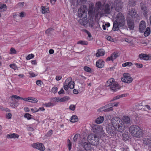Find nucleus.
<instances>
[{
  "label": "nucleus",
  "mask_w": 151,
  "mask_h": 151,
  "mask_svg": "<svg viewBox=\"0 0 151 151\" xmlns=\"http://www.w3.org/2000/svg\"><path fill=\"white\" fill-rule=\"evenodd\" d=\"M113 110V109L112 107H109L108 105H106L105 106H102L99 108L98 110V112H100L102 111H104L105 112H108L111 111H112Z\"/></svg>",
  "instance_id": "nucleus-17"
},
{
  "label": "nucleus",
  "mask_w": 151,
  "mask_h": 151,
  "mask_svg": "<svg viewBox=\"0 0 151 151\" xmlns=\"http://www.w3.org/2000/svg\"><path fill=\"white\" fill-rule=\"evenodd\" d=\"M128 95L127 93H124L117 95L114 97L111 100V101H113L119 99L121 98L127 96Z\"/></svg>",
  "instance_id": "nucleus-22"
},
{
  "label": "nucleus",
  "mask_w": 151,
  "mask_h": 151,
  "mask_svg": "<svg viewBox=\"0 0 151 151\" xmlns=\"http://www.w3.org/2000/svg\"><path fill=\"white\" fill-rule=\"evenodd\" d=\"M86 32L87 33L88 35L87 39L89 40H91L92 39L91 35V33L88 31L86 30Z\"/></svg>",
  "instance_id": "nucleus-44"
},
{
  "label": "nucleus",
  "mask_w": 151,
  "mask_h": 151,
  "mask_svg": "<svg viewBox=\"0 0 151 151\" xmlns=\"http://www.w3.org/2000/svg\"><path fill=\"white\" fill-rule=\"evenodd\" d=\"M68 142V150L70 151L71 148V144L70 141L69 139H68L67 140Z\"/></svg>",
  "instance_id": "nucleus-50"
},
{
  "label": "nucleus",
  "mask_w": 151,
  "mask_h": 151,
  "mask_svg": "<svg viewBox=\"0 0 151 151\" xmlns=\"http://www.w3.org/2000/svg\"><path fill=\"white\" fill-rule=\"evenodd\" d=\"M32 147L41 151L45 150V148L44 145L41 143L37 142L34 143L32 144Z\"/></svg>",
  "instance_id": "nucleus-15"
},
{
  "label": "nucleus",
  "mask_w": 151,
  "mask_h": 151,
  "mask_svg": "<svg viewBox=\"0 0 151 151\" xmlns=\"http://www.w3.org/2000/svg\"><path fill=\"white\" fill-rule=\"evenodd\" d=\"M74 86V82L72 80L71 78H68L65 81L64 84V88L65 90L67 91L69 88L73 89Z\"/></svg>",
  "instance_id": "nucleus-9"
},
{
  "label": "nucleus",
  "mask_w": 151,
  "mask_h": 151,
  "mask_svg": "<svg viewBox=\"0 0 151 151\" xmlns=\"http://www.w3.org/2000/svg\"><path fill=\"white\" fill-rule=\"evenodd\" d=\"M119 104V102H116L114 103H109L108 105L109 107H112L113 108V106H117Z\"/></svg>",
  "instance_id": "nucleus-34"
},
{
  "label": "nucleus",
  "mask_w": 151,
  "mask_h": 151,
  "mask_svg": "<svg viewBox=\"0 0 151 151\" xmlns=\"http://www.w3.org/2000/svg\"><path fill=\"white\" fill-rule=\"evenodd\" d=\"M139 57L140 59L145 60H149L151 58L150 55L142 53L139 54Z\"/></svg>",
  "instance_id": "nucleus-19"
},
{
  "label": "nucleus",
  "mask_w": 151,
  "mask_h": 151,
  "mask_svg": "<svg viewBox=\"0 0 151 151\" xmlns=\"http://www.w3.org/2000/svg\"><path fill=\"white\" fill-rule=\"evenodd\" d=\"M62 78V77L61 76H57L56 77V79L57 81H58L60 80Z\"/></svg>",
  "instance_id": "nucleus-64"
},
{
  "label": "nucleus",
  "mask_w": 151,
  "mask_h": 151,
  "mask_svg": "<svg viewBox=\"0 0 151 151\" xmlns=\"http://www.w3.org/2000/svg\"><path fill=\"white\" fill-rule=\"evenodd\" d=\"M120 118L115 117L111 121V124H108L106 127V131L108 135L112 137H114L116 134V131L122 132L123 131V127L118 124L119 122Z\"/></svg>",
  "instance_id": "nucleus-1"
},
{
  "label": "nucleus",
  "mask_w": 151,
  "mask_h": 151,
  "mask_svg": "<svg viewBox=\"0 0 151 151\" xmlns=\"http://www.w3.org/2000/svg\"><path fill=\"white\" fill-rule=\"evenodd\" d=\"M141 9L142 11V12H143V14L145 16L146 14L147 13V8L146 7V6L145 4H141Z\"/></svg>",
  "instance_id": "nucleus-28"
},
{
  "label": "nucleus",
  "mask_w": 151,
  "mask_h": 151,
  "mask_svg": "<svg viewBox=\"0 0 151 151\" xmlns=\"http://www.w3.org/2000/svg\"><path fill=\"white\" fill-rule=\"evenodd\" d=\"M78 44H81V45H88V42L86 41L80 40L77 42Z\"/></svg>",
  "instance_id": "nucleus-38"
},
{
  "label": "nucleus",
  "mask_w": 151,
  "mask_h": 151,
  "mask_svg": "<svg viewBox=\"0 0 151 151\" xmlns=\"http://www.w3.org/2000/svg\"><path fill=\"white\" fill-rule=\"evenodd\" d=\"M106 87H109L110 89L114 92L120 89L118 83L113 78L109 79L106 82Z\"/></svg>",
  "instance_id": "nucleus-7"
},
{
  "label": "nucleus",
  "mask_w": 151,
  "mask_h": 151,
  "mask_svg": "<svg viewBox=\"0 0 151 151\" xmlns=\"http://www.w3.org/2000/svg\"><path fill=\"white\" fill-rule=\"evenodd\" d=\"M15 99H21L25 101H28L33 103H36L38 101V100L32 97L23 98L17 95H13L11 97V99L12 100H14Z\"/></svg>",
  "instance_id": "nucleus-8"
},
{
  "label": "nucleus",
  "mask_w": 151,
  "mask_h": 151,
  "mask_svg": "<svg viewBox=\"0 0 151 151\" xmlns=\"http://www.w3.org/2000/svg\"><path fill=\"white\" fill-rule=\"evenodd\" d=\"M101 4L100 2H97L95 5L96 8L98 10H99V9H101Z\"/></svg>",
  "instance_id": "nucleus-45"
},
{
  "label": "nucleus",
  "mask_w": 151,
  "mask_h": 151,
  "mask_svg": "<svg viewBox=\"0 0 151 151\" xmlns=\"http://www.w3.org/2000/svg\"><path fill=\"white\" fill-rule=\"evenodd\" d=\"M53 29L52 28H50L48 29H47L46 31H45V33L49 35L53 31Z\"/></svg>",
  "instance_id": "nucleus-48"
},
{
  "label": "nucleus",
  "mask_w": 151,
  "mask_h": 151,
  "mask_svg": "<svg viewBox=\"0 0 151 151\" xmlns=\"http://www.w3.org/2000/svg\"><path fill=\"white\" fill-rule=\"evenodd\" d=\"M16 51L15 49L13 48L12 47L11 48L10 50L9 54H16Z\"/></svg>",
  "instance_id": "nucleus-47"
},
{
  "label": "nucleus",
  "mask_w": 151,
  "mask_h": 151,
  "mask_svg": "<svg viewBox=\"0 0 151 151\" xmlns=\"http://www.w3.org/2000/svg\"><path fill=\"white\" fill-rule=\"evenodd\" d=\"M144 109H145V110H149L150 109V106L148 105H146L145 106Z\"/></svg>",
  "instance_id": "nucleus-61"
},
{
  "label": "nucleus",
  "mask_w": 151,
  "mask_h": 151,
  "mask_svg": "<svg viewBox=\"0 0 151 151\" xmlns=\"http://www.w3.org/2000/svg\"><path fill=\"white\" fill-rule=\"evenodd\" d=\"M32 116L29 113H26L24 115V117L28 120H30L32 119Z\"/></svg>",
  "instance_id": "nucleus-42"
},
{
  "label": "nucleus",
  "mask_w": 151,
  "mask_h": 151,
  "mask_svg": "<svg viewBox=\"0 0 151 151\" xmlns=\"http://www.w3.org/2000/svg\"><path fill=\"white\" fill-rule=\"evenodd\" d=\"M104 119V118L103 116H100L95 119V122L97 124H100L103 122Z\"/></svg>",
  "instance_id": "nucleus-23"
},
{
  "label": "nucleus",
  "mask_w": 151,
  "mask_h": 151,
  "mask_svg": "<svg viewBox=\"0 0 151 151\" xmlns=\"http://www.w3.org/2000/svg\"><path fill=\"white\" fill-rule=\"evenodd\" d=\"M73 140L75 142L77 143L79 145H82L83 146L85 141L84 138L81 139L80 135L78 134H76L73 137Z\"/></svg>",
  "instance_id": "nucleus-13"
},
{
  "label": "nucleus",
  "mask_w": 151,
  "mask_h": 151,
  "mask_svg": "<svg viewBox=\"0 0 151 151\" xmlns=\"http://www.w3.org/2000/svg\"><path fill=\"white\" fill-rule=\"evenodd\" d=\"M41 8L42 13H48L49 12V8L47 6H42L41 7Z\"/></svg>",
  "instance_id": "nucleus-26"
},
{
  "label": "nucleus",
  "mask_w": 151,
  "mask_h": 151,
  "mask_svg": "<svg viewBox=\"0 0 151 151\" xmlns=\"http://www.w3.org/2000/svg\"><path fill=\"white\" fill-rule=\"evenodd\" d=\"M122 137L123 140L125 141L127 140L129 138L127 133H124L122 134Z\"/></svg>",
  "instance_id": "nucleus-35"
},
{
  "label": "nucleus",
  "mask_w": 151,
  "mask_h": 151,
  "mask_svg": "<svg viewBox=\"0 0 151 151\" xmlns=\"http://www.w3.org/2000/svg\"><path fill=\"white\" fill-rule=\"evenodd\" d=\"M127 21L128 28L131 30H133L134 27L133 19L128 17L127 19Z\"/></svg>",
  "instance_id": "nucleus-16"
},
{
  "label": "nucleus",
  "mask_w": 151,
  "mask_h": 151,
  "mask_svg": "<svg viewBox=\"0 0 151 151\" xmlns=\"http://www.w3.org/2000/svg\"><path fill=\"white\" fill-rule=\"evenodd\" d=\"M121 79L123 82L128 84L131 83L133 81V78L131 76V75L128 73H123Z\"/></svg>",
  "instance_id": "nucleus-10"
},
{
  "label": "nucleus",
  "mask_w": 151,
  "mask_h": 151,
  "mask_svg": "<svg viewBox=\"0 0 151 151\" xmlns=\"http://www.w3.org/2000/svg\"><path fill=\"white\" fill-rule=\"evenodd\" d=\"M129 130L131 134L135 137L140 138L143 136V131L137 125L131 126L129 128Z\"/></svg>",
  "instance_id": "nucleus-6"
},
{
  "label": "nucleus",
  "mask_w": 151,
  "mask_h": 151,
  "mask_svg": "<svg viewBox=\"0 0 151 151\" xmlns=\"http://www.w3.org/2000/svg\"><path fill=\"white\" fill-rule=\"evenodd\" d=\"M76 106L73 104H71L69 107V109L72 111H74L76 109Z\"/></svg>",
  "instance_id": "nucleus-46"
},
{
  "label": "nucleus",
  "mask_w": 151,
  "mask_h": 151,
  "mask_svg": "<svg viewBox=\"0 0 151 151\" xmlns=\"http://www.w3.org/2000/svg\"><path fill=\"white\" fill-rule=\"evenodd\" d=\"M94 5V4L92 3L90 4L88 9V14H91L92 13Z\"/></svg>",
  "instance_id": "nucleus-31"
},
{
  "label": "nucleus",
  "mask_w": 151,
  "mask_h": 151,
  "mask_svg": "<svg viewBox=\"0 0 151 151\" xmlns=\"http://www.w3.org/2000/svg\"><path fill=\"white\" fill-rule=\"evenodd\" d=\"M7 9V7L6 5L5 4H0V10L2 9L3 11H5Z\"/></svg>",
  "instance_id": "nucleus-39"
},
{
  "label": "nucleus",
  "mask_w": 151,
  "mask_h": 151,
  "mask_svg": "<svg viewBox=\"0 0 151 151\" xmlns=\"http://www.w3.org/2000/svg\"><path fill=\"white\" fill-rule=\"evenodd\" d=\"M106 38L108 40L111 41L113 42L114 41V39L113 38L109 36H106Z\"/></svg>",
  "instance_id": "nucleus-53"
},
{
  "label": "nucleus",
  "mask_w": 151,
  "mask_h": 151,
  "mask_svg": "<svg viewBox=\"0 0 151 151\" xmlns=\"http://www.w3.org/2000/svg\"><path fill=\"white\" fill-rule=\"evenodd\" d=\"M34 57V55L31 53L29 54L26 58V60H29L33 58Z\"/></svg>",
  "instance_id": "nucleus-43"
},
{
  "label": "nucleus",
  "mask_w": 151,
  "mask_h": 151,
  "mask_svg": "<svg viewBox=\"0 0 151 151\" xmlns=\"http://www.w3.org/2000/svg\"><path fill=\"white\" fill-rule=\"evenodd\" d=\"M10 98H11V97ZM16 99H14V100H12V99H11L12 101H14V102H12L10 104V106H11L13 108H16L19 105V104L18 103V101H16ZM17 100H18L17 99Z\"/></svg>",
  "instance_id": "nucleus-25"
},
{
  "label": "nucleus",
  "mask_w": 151,
  "mask_h": 151,
  "mask_svg": "<svg viewBox=\"0 0 151 151\" xmlns=\"http://www.w3.org/2000/svg\"><path fill=\"white\" fill-rule=\"evenodd\" d=\"M146 27V25L145 22L143 21H141L139 26V30L140 32H143Z\"/></svg>",
  "instance_id": "nucleus-18"
},
{
  "label": "nucleus",
  "mask_w": 151,
  "mask_h": 151,
  "mask_svg": "<svg viewBox=\"0 0 151 151\" xmlns=\"http://www.w3.org/2000/svg\"><path fill=\"white\" fill-rule=\"evenodd\" d=\"M88 8L87 6L83 5L81 6L78 11V16L81 18L79 20V22L82 25L86 27L88 25L89 26L92 27L93 22L91 19H90L89 21L87 20V12Z\"/></svg>",
  "instance_id": "nucleus-2"
},
{
  "label": "nucleus",
  "mask_w": 151,
  "mask_h": 151,
  "mask_svg": "<svg viewBox=\"0 0 151 151\" xmlns=\"http://www.w3.org/2000/svg\"><path fill=\"white\" fill-rule=\"evenodd\" d=\"M50 100L53 103H56L59 101L60 102V98L59 97H54L51 98Z\"/></svg>",
  "instance_id": "nucleus-33"
},
{
  "label": "nucleus",
  "mask_w": 151,
  "mask_h": 151,
  "mask_svg": "<svg viewBox=\"0 0 151 151\" xmlns=\"http://www.w3.org/2000/svg\"><path fill=\"white\" fill-rule=\"evenodd\" d=\"M111 56L113 60H114L118 56V53L117 52H114Z\"/></svg>",
  "instance_id": "nucleus-40"
},
{
  "label": "nucleus",
  "mask_w": 151,
  "mask_h": 151,
  "mask_svg": "<svg viewBox=\"0 0 151 151\" xmlns=\"http://www.w3.org/2000/svg\"><path fill=\"white\" fill-rule=\"evenodd\" d=\"M119 122H118V124H120V126L123 127V130H124V127L125 124H127L130 123V119L129 117L126 116H123L120 119Z\"/></svg>",
  "instance_id": "nucleus-11"
},
{
  "label": "nucleus",
  "mask_w": 151,
  "mask_h": 151,
  "mask_svg": "<svg viewBox=\"0 0 151 151\" xmlns=\"http://www.w3.org/2000/svg\"><path fill=\"white\" fill-rule=\"evenodd\" d=\"M19 137V135L18 134L15 133L7 134L6 136L8 139H18Z\"/></svg>",
  "instance_id": "nucleus-21"
},
{
  "label": "nucleus",
  "mask_w": 151,
  "mask_h": 151,
  "mask_svg": "<svg viewBox=\"0 0 151 151\" xmlns=\"http://www.w3.org/2000/svg\"><path fill=\"white\" fill-rule=\"evenodd\" d=\"M135 65H136V67L137 68H142L143 66V65L142 64L140 63H135L134 64Z\"/></svg>",
  "instance_id": "nucleus-54"
},
{
  "label": "nucleus",
  "mask_w": 151,
  "mask_h": 151,
  "mask_svg": "<svg viewBox=\"0 0 151 151\" xmlns=\"http://www.w3.org/2000/svg\"><path fill=\"white\" fill-rule=\"evenodd\" d=\"M150 27H147V28L146 31L144 33V35L145 37L148 36L150 33Z\"/></svg>",
  "instance_id": "nucleus-32"
},
{
  "label": "nucleus",
  "mask_w": 151,
  "mask_h": 151,
  "mask_svg": "<svg viewBox=\"0 0 151 151\" xmlns=\"http://www.w3.org/2000/svg\"><path fill=\"white\" fill-rule=\"evenodd\" d=\"M114 21L113 29L114 31L119 30V27L124 26L125 24V19L124 16L121 13H119L116 17H113Z\"/></svg>",
  "instance_id": "nucleus-4"
},
{
  "label": "nucleus",
  "mask_w": 151,
  "mask_h": 151,
  "mask_svg": "<svg viewBox=\"0 0 151 151\" xmlns=\"http://www.w3.org/2000/svg\"><path fill=\"white\" fill-rule=\"evenodd\" d=\"M87 141L84 142L83 147L87 151L92 150L91 145H96L99 143V139L95 134H89L87 137Z\"/></svg>",
  "instance_id": "nucleus-3"
},
{
  "label": "nucleus",
  "mask_w": 151,
  "mask_h": 151,
  "mask_svg": "<svg viewBox=\"0 0 151 151\" xmlns=\"http://www.w3.org/2000/svg\"><path fill=\"white\" fill-rule=\"evenodd\" d=\"M9 66L11 68L14 70H16L17 68L16 65L14 63L11 64Z\"/></svg>",
  "instance_id": "nucleus-51"
},
{
  "label": "nucleus",
  "mask_w": 151,
  "mask_h": 151,
  "mask_svg": "<svg viewBox=\"0 0 151 151\" xmlns=\"http://www.w3.org/2000/svg\"><path fill=\"white\" fill-rule=\"evenodd\" d=\"M58 88L56 87H53L51 90V91L53 93H55L57 92L58 91Z\"/></svg>",
  "instance_id": "nucleus-52"
},
{
  "label": "nucleus",
  "mask_w": 151,
  "mask_h": 151,
  "mask_svg": "<svg viewBox=\"0 0 151 151\" xmlns=\"http://www.w3.org/2000/svg\"><path fill=\"white\" fill-rule=\"evenodd\" d=\"M84 70L86 72L88 73L91 72V68L87 66H85L83 68Z\"/></svg>",
  "instance_id": "nucleus-41"
},
{
  "label": "nucleus",
  "mask_w": 151,
  "mask_h": 151,
  "mask_svg": "<svg viewBox=\"0 0 151 151\" xmlns=\"http://www.w3.org/2000/svg\"><path fill=\"white\" fill-rule=\"evenodd\" d=\"M36 83L37 85L41 86L42 85L43 83L41 81L37 80L36 81Z\"/></svg>",
  "instance_id": "nucleus-59"
},
{
  "label": "nucleus",
  "mask_w": 151,
  "mask_h": 151,
  "mask_svg": "<svg viewBox=\"0 0 151 151\" xmlns=\"http://www.w3.org/2000/svg\"><path fill=\"white\" fill-rule=\"evenodd\" d=\"M104 65V62L101 59L98 60L96 63V66L98 68H102Z\"/></svg>",
  "instance_id": "nucleus-20"
},
{
  "label": "nucleus",
  "mask_w": 151,
  "mask_h": 151,
  "mask_svg": "<svg viewBox=\"0 0 151 151\" xmlns=\"http://www.w3.org/2000/svg\"><path fill=\"white\" fill-rule=\"evenodd\" d=\"M122 6V3L120 0H115L114 3L112 4L111 10L109 9V6L107 4H106L105 6L103 5L104 7L102 9V10L105 13L111 14V11L114 10V8L117 11H119L121 8Z\"/></svg>",
  "instance_id": "nucleus-5"
},
{
  "label": "nucleus",
  "mask_w": 151,
  "mask_h": 151,
  "mask_svg": "<svg viewBox=\"0 0 151 151\" xmlns=\"http://www.w3.org/2000/svg\"><path fill=\"white\" fill-rule=\"evenodd\" d=\"M29 74L32 77H34L35 76H37V74H35L34 73L30 71L29 72Z\"/></svg>",
  "instance_id": "nucleus-56"
},
{
  "label": "nucleus",
  "mask_w": 151,
  "mask_h": 151,
  "mask_svg": "<svg viewBox=\"0 0 151 151\" xmlns=\"http://www.w3.org/2000/svg\"><path fill=\"white\" fill-rule=\"evenodd\" d=\"M105 51L103 49H100L98 50L97 51L96 53V56L97 57H99L103 56L105 54Z\"/></svg>",
  "instance_id": "nucleus-24"
},
{
  "label": "nucleus",
  "mask_w": 151,
  "mask_h": 151,
  "mask_svg": "<svg viewBox=\"0 0 151 151\" xmlns=\"http://www.w3.org/2000/svg\"><path fill=\"white\" fill-rule=\"evenodd\" d=\"M128 14L132 18L134 19V20H136L135 18L137 19V20H139V16L137 14L136 12L135 9L133 8H131L130 9H129L128 11Z\"/></svg>",
  "instance_id": "nucleus-14"
},
{
  "label": "nucleus",
  "mask_w": 151,
  "mask_h": 151,
  "mask_svg": "<svg viewBox=\"0 0 151 151\" xmlns=\"http://www.w3.org/2000/svg\"><path fill=\"white\" fill-rule=\"evenodd\" d=\"M143 144L144 145H149L151 142V139H149L148 138H146L143 139Z\"/></svg>",
  "instance_id": "nucleus-29"
},
{
  "label": "nucleus",
  "mask_w": 151,
  "mask_h": 151,
  "mask_svg": "<svg viewBox=\"0 0 151 151\" xmlns=\"http://www.w3.org/2000/svg\"><path fill=\"white\" fill-rule=\"evenodd\" d=\"M64 91L63 88H61L60 90L58 91V93L59 95L64 93Z\"/></svg>",
  "instance_id": "nucleus-60"
},
{
  "label": "nucleus",
  "mask_w": 151,
  "mask_h": 151,
  "mask_svg": "<svg viewBox=\"0 0 151 151\" xmlns=\"http://www.w3.org/2000/svg\"><path fill=\"white\" fill-rule=\"evenodd\" d=\"M132 65V63L131 62H127L122 64V66L125 67L126 66L129 67Z\"/></svg>",
  "instance_id": "nucleus-37"
},
{
  "label": "nucleus",
  "mask_w": 151,
  "mask_h": 151,
  "mask_svg": "<svg viewBox=\"0 0 151 151\" xmlns=\"http://www.w3.org/2000/svg\"><path fill=\"white\" fill-rule=\"evenodd\" d=\"M92 130L94 133L99 134L100 136L104 133L103 127L101 125H94L93 127Z\"/></svg>",
  "instance_id": "nucleus-12"
},
{
  "label": "nucleus",
  "mask_w": 151,
  "mask_h": 151,
  "mask_svg": "<svg viewBox=\"0 0 151 151\" xmlns=\"http://www.w3.org/2000/svg\"><path fill=\"white\" fill-rule=\"evenodd\" d=\"M26 15V13L24 12H22L19 13V16L20 17L22 18L25 17Z\"/></svg>",
  "instance_id": "nucleus-57"
},
{
  "label": "nucleus",
  "mask_w": 151,
  "mask_h": 151,
  "mask_svg": "<svg viewBox=\"0 0 151 151\" xmlns=\"http://www.w3.org/2000/svg\"><path fill=\"white\" fill-rule=\"evenodd\" d=\"M78 120L77 117L75 115H73L70 119V121L72 122H75Z\"/></svg>",
  "instance_id": "nucleus-30"
},
{
  "label": "nucleus",
  "mask_w": 151,
  "mask_h": 151,
  "mask_svg": "<svg viewBox=\"0 0 151 151\" xmlns=\"http://www.w3.org/2000/svg\"><path fill=\"white\" fill-rule=\"evenodd\" d=\"M111 60L112 61H113V60L112 59V58L111 57V56L110 57H108L106 61H110V60Z\"/></svg>",
  "instance_id": "nucleus-63"
},
{
  "label": "nucleus",
  "mask_w": 151,
  "mask_h": 151,
  "mask_svg": "<svg viewBox=\"0 0 151 151\" xmlns=\"http://www.w3.org/2000/svg\"><path fill=\"white\" fill-rule=\"evenodd\" d=\"M12 116V114L10 113H7L6 115V118L8 119H10L11 118Z\"/></svg>",
  "instance_id": "nucleus-55"
},
{
  "label": "nucleus",
  "mask_w": 151,
  "mask_h": 151,
  "mask_svg": "<svg viewBox=\"0 0 151 151\" xmlns=\"http://www.w3.org/2000/svg\"><path fill=\"white\" fill-rule=\"evenodd\" d=\"M31 110L33 113L37 112L39 111V109L37 108H31Z\"/></svg>",
  "instance_id": "nucleus-58"
},
{
  "label": "nucleus",
  "mask_w": 151,
  "mask_h": 151,
  "mask_svg": "<svg viewBox=\"0 0 151 151\" xmlns=\"http://www.w3.org/2000/svg\"><path fill=\"white\" fill-rule=\"evenodd\" d=\"M53 131L52 130H49L47 133L46 136L47 137H50L52 134Z\"/></svg>",
  "instance_id": "nucleus-49"
},
{
  "label": "nucleus",
  "mask_w": 151,
  "mask_h": 151,
  "mask_svg": "<svg viewBox=\"0 0 151 151\" xmlns=\"http://www.w3.org/2000/svg\"><path fill=\"white\" fill-rule=\"evenodd\" d=\"M68 96H65L62 98H60V102H65L69 100Z\"/></svg>",
  "instance_id": "nucleus-36"
},
{
  "label": "nucleus",
  "mask_w": 151,
  "mask_h": 151,
  "mask_svg": "<svg viewBox=\"0 0 151 151\" xmlns=\"http://www.w3.org/2000/svg\"><path fill=\"white\" fill-rule=\"evenodd\" d=\"M55 105V104L50 100V102L47 103L43 104L42 106L46 107H51L54 106Z\"/></svg>",
  "instance_id": "nucleus-27"
},
{
  "label": "nucleus",
  "mask_w": 151,
  "mask_h": 151,
  "mask_svg": "<svg viewBox=\"0 0 151 151\" xmlns=\"http://www.w3.org/2000/svg\"><path fill=\"white\" fill-rule=\"evenodd\" d=\"M31 63L32 65H36L37 64L36 60H35L31 61Z\"/></svg>",
  "instance_id": "nucleus-62"
}]
</instances>
